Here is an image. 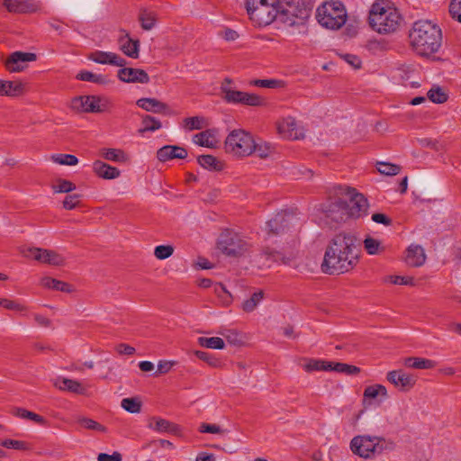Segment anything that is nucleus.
<instances>
[{
	"mask_svg": "<svg viewBox=\"0 0 461 461\" xmlns=\"http://www.w3.org/2000/svg\"><path fill=\"white\" fill-rule=\"evenodd\" d=\"M394 448L393 441L377 436L358 435L350 441L351 451L365 459L373 458Z\"/></svg>",
	"mask_w": 461,
	"mask_h": 461,
	"instance_id": "39448f33",
	"label": "nucleus"
},
{
	"mask_svg": "<svg viewBox=\"0 0 461 461\" xmlns=\"http://www.w3.org/2000/svg\"><path fill=\"white\" fill-rule=\"evenodd\" d=\"M53 385L59 390L80 395H84L86 393V388L82 383L69 378L58 377L54 380Z\"/></svg>",
	"mask_w": 461,
	"mask_h": 461,
	"instance_id": "412c9836",
	"label": "nucleus"
},
{
	"mask_svg": "<svg viewBox=\"0 0 461 461\" xmlns=\"http://www.w3.org/2000/svg\"><path fill=\"white\" fill-rule=\"evenodd\" d=\"M139 20L140 22L141 28L146 31H149L154 27L155 16L152 13L147 10H142L140 14Z\"/></svg>",
	"mask_w": 461,
	"mask_h": 461,
	"instance_id": "de8ad7c7",
	"label": "nucleus"
},
{
	"mask_svg": "<svg viewBox=\"0 0 461 461\" xmlns=\"http://www.w3.org/2000/svg\"><path fill=\"white\" fill-rule=\"evenodd\" d=\"M410 39L413 50L420 56H429L438 52L442 44L440 28L429 21L414 23Z\"/></svg>",
	"mask_w": 461,
	"mask_h": 461,
	"instance_id": "7ed1b4c3",
	"label": "nucleus"
},
{
	"mask_svg": "<svg viewBox=\"0 0 461 461\" xmlns=\"http://www.w3.org/2000/svg\"><path fill=\"white\" fill-rule=\"evenodd\" d=\"M390 281L394 285H413V278L409 276H389Z\"/></svg>",
	"mask_w": 461,
	"mask_h": 461,
	"instance_id": "69168bd1",
	"label": "nucleus"
},
{
	"mask_svg": "<svg viewBox=\"0 0 461 461\" xmlns=\"http://www.w3.org/2000/svg\"><path fill=\"white\" fill-rule=\"evenodd\" d=\"M100 152L101 156L109 161L123 163L128 160L126 153L120 149H102Z\"/></svg>",
	"mask_w": 461,
	"mask_h": 461,
	"instance_id": "7c9ffc66",
	"label": "nucleus"
},
{
	"mask_svg": "<svg viewBox=\"0 0 461 461\" xmlns=\"http://www.w3.org/2000/svg\"><path fill=\"white\" fill-rule=\"evenodd\" d=\"M142 128L140 130V132L145 131H155L161 128V122L155 117L150 115H145L142 117Z\"/></svg>",
	"mask_w": 461,
	"mask_h": 461,
	"instance_id": "a19ab883",
	"label": "nucleus"
},
{
	"mask_svg": "<svg viewBox=\"0 0 461 461\" xmlns=\"http://www.w3.org/2000/svg\"><path fill=\"white\" fill-rule=\"evenodd\" d=\"M194 355L196 356L197 358H199L200 360H203L204 362H206L209 366H213V367H218L221 366V362L219 359H217L216 357H214L212 354L210 353H207L205 351H201V350H196L194 352Z\"/></svg>",
	"mask_w": 461,
	"mask_h": 461,
	"instance_id": "864d4df0",
	"label": "nucleus"
},
{
	"mask_svg": "<svg viewBox=\"0 0 461 461\" xmlns=\"http://www.w3.org/2000/svg\"><path fill=\"white\" fill-rule=\"evenodd\" d=\"M358 262L357 239L352 233L337 234L326 249L321 270L339 275L351 270Z\"/></svg>",
	"mask_w": 461,
	"mask_h": 461,
	"instance_id": "f03ea898",
	"label": "nucleus"
},
{
	"mask_svg": "<svg viewBox=\"0 0 461 461\" xmlns=\"http://www.w3.org/2000/svg\"><path fill=\"white\" fill-rule=\"evenodd\" d=\"M428 98L435 104H443L447 100V94L440 86H433L428 92Z\"/></svg>",
	"mask_w": 461,
	"mask_h": 461,
	"instance_id": "79ce46f5",
	"label": "nucleus"
},
{
	"mask_svg": "<svg viewBox=\"0 0 461 461\" xmlns=\"http://www.w3.org/2000/svg\"><path fill=\"white\" fill-rule=\"evenodd\" d=\"M330 365H331L330 371L345 373L348 375H357L360 372V368L356 366H351V365H348V364H344V363H334V362H330Z\"/></svg>",
	"mask_w": 461,
	"mask_h": 461,
	"instance_id": "a18cd8bd",
	"label": "nucleus"
},
{
	"mask_svg": "<svg viewBox=\"0 0 461 461\" xmlns=\"http://www.w3.org/2000/svg\"><path fill=\"white\" fill-rule=\"evenodd\" d=\"M198 164L211 171H220L223 168V164L212 155H201L197 158Z\"/></svg>",
	"mask_w": 461,
	"mask_h": 461,
	"instance_id": "c756f323",
	"label": "nucleus"
},
{
	"mask_svg": "<svg viewBox=\"0 0 461 461\" xmlns=\"http://www.w3.org/2000/svg\"><path fill=\"white\" fill-rule=\"evenodd\" d=\"M13 413L19 418L31 420L40 425L46 424V420L42 416L23 408H16Z\"/></svg>",
	"mask_w": 461,
	"mask_h": 461,
	"instance_id": "4c0bfd02",
	"label": "nucleus"
},
{
	"mask_svg": "<svg viewBox=\"0 0 461 461\" xmlns=\"http://www.w3.org/2000/svg\"><path fill=\"white\" fill-rule=\"evenodd\" d=\"M246 0V10L250 21L258 27L270 24L276 19L289 25H300L310 17L313 7L312 0Z\"/></svg>",
	"mask_w": 461,
	"mask_h": 461,
	"instance_id": "f257e3e1",
	"label": "nucleus"
},
{
	"mask_svg": "<svg viewBox=\"0 0 461 461\" xmlns=\"http://www.w3.org/2000/svg\"><path fill=\"white\" fill-rule=\"evenodd\" d=\"M278 133L285 139L296 140L300 138L297 122L293 117H286L277 124Z\"/></svg>",
	"mask_w": 461,
	"mask_h": 461,
	"instance_id": "4be33fe9",
	"label": "nucleus"
},
{
	"mask_svg": "<svg viewBox=\"0 0 461 461\" xmlns=\"http://www.w3.org/2000/svg\"><path fill=\"white\" fill-rule=\"evenodd\" d=\"M372 221L378 224H383L384 226H390L393 223V220L384 213L375 212L372 214Z\"/></svg>",
	"mask_w": 461,
	"mask_h": 461,
	"instance_id": "0e129e2a",
	"label": "nucleus"
},
{
	"mask_svg": "<svg viewBox=\"0 0 461 461\" xmlns=\"http://www.w3.org/2000/svg\"><path fill=\"white\" fill-rule=\"evenodd\" d=\"M303 368L306 372L330 371L331 365H330V362H326V361H322V360H316V359H310L303 366Z\"/></svg>",
	"mask_w": 461,
	"mask_h": 461,
	"instance_id": "ea45409f",
	"label": "nucleus"
},
{
	"mask_svg": "<svg viewBox=\"0 0 461 461\" xmlns=\"http://www.w3.org/2000/svg\"><path fill=\"white\" fill-rule=\"evenodd\" d=\"M250 85L265 88H276L280 86L281 81L276 79H256L251 81Z\"/></svg>",
	"mask_w": 461,
	"mask_h": 461,
	"instance_id": "4d7b16f0",
	"label": "nucleus"
},
{
	"mask_svg": "<svg viewBox=\"0 0 461 461\" xmlns=\"http://www.w3.org/2000/svg\"><path fill=\"white\" fill-rule=\"evenodd\" d=\"M0 305L5 309L14 310L17 312H23L26 309L25 306L18 303H15L14 301L3 298H0Z\"/></svg>",
	"mask_w": 461,
	"mask_h": 461,
	"instance_id": "680f3d73",
	"label": "nucleus"
},
{
	"mask_svg": "<svg viewBox=\"0 0 461 461\" xmlns=\"http://www.w3.org/2000/svg\"><path fill=\"white\" fill-rule=\"evenodd\" d=\"M122 455L115 451L112 455L106 453H100L97 456L98 461H122Z\"/></svg>",
	"mask_w": 461,
	"mask_h": 461,
	"instance_id": "338daca9",
	"label": "nucleus"
},
{
	"mask_svg": "<svg viewBox=\"0 0 461 461\" xmlns=\"http://www.w3.org/2000/svg\"><path fill=\"white\" fill-rule=\"evenodd\" d=\"M264 299V292L259 290L251 294V296L242 303L241 308L246 312H253Z\"/></svg>",
	"mask_w": 461,
	"mask_h": 461,
	"instance_id": "72a5a7b5",
	"label": "nucleus"
},
{
	"mask_svg": "<svg viewBox=\"0 0 461 461\" xmlns=\"http://www.w3.org/2000/svg\"><path fill=\"white\" fill-rule=\"evenodd\" d=\"M174 248L170 245H159L155 248L154 255L158 259H166L172 256Z\"/></svg>",
	"mask_w": 461,
	"mask_h": 461,
	"instance_id": "5fc2aeb1",
	"label": "nucleus"
},
{
	"mask_svg": "<svg viewBox=\"0 0 461 461\" xmlns=\"http://www.w3.org/2000/svg\"><path fill=\"white\" fill-rule=\"evenodd\" d=\"M121 406L131 413H139L141 410V402L136 398H124Z\"/></svg>",
	"mask_w": 461,
	"mask_h": 461,
	"instance_id": "49530a36",
	"label": "nucleus"
},
{
	"mask_svg": "<svg viewBox=\"0 0 461 461\" xmlns=\"http://www.w3.org/2000/svg\"><path fill=\"white\" fill-rule=\"evenodd\" d=\"M80 202V195L77 194H68L63 201V208L66 210L75 209Z\"/></svg>",
	"mask_w": 461,
	"mask_h": 461,
	"instance_id": "bf43d9fd",
	"label": "nucleus"
},
{
	"mask_svg": "<svg viewBox=\"0 0 461 461\" xmlns=\"http://www.w3.org/2000/svg\"><path fill=\"white\" fill-rule=\"evenodd\" d=\"M198 344L201 347L213 349H222L225 347L223 339L219 337H200L198 338Z\"/></svg>",
	"mask_w": 461,
	"mask_h": 461,
	"instance_id": "e433bc0d",
	"label": "nucleus"
},
{
	"mask_svg": "<svg viewBox=\"0 0 461 461\" xmlns=\"http://www.w3.org/2000/svg\"><path fill=\"white\" fill-rule=\"evenodd\" d=\"M54 193H69L76 189V185L68 180L59 179L56 185H52Z\"/></svg>",
	"mask_w": 461,
	"mask_h": 461,
	"instance_id": "603ef678",
	"label": "nucleus"
},
{
	"mask_svg": "<svg viewBox=\"0 0 461 461\" xmlns=\"http://www.w3.org/2000/svg\"><path fill=\"white\" fill-rule=\"evenodd\" d=\"M253 153H256L261 158H267L270 153V147L267 143H256L253 148Z\"/></svg>",
	"mask_w": 461,
	"mask_h": 461,
	"instance_id": "e2e57ef3",
	"label": "nucleus"
},
{
	"mask_svg": "<svg viewBox=\"0 0 461 461\" xmlns=\"http://www.w3.org/2000/svg\"><path fill=\"white\" fill-rule=\"evenodd\" d=\"M402 17L398 10L385 0L374 3L369 11V24L379 33H391L400 26Z\"/></svg>",
	"mask_w": 461,
	"mask_h": 461,
	"instance_id": "20e7f679",
	"label": "nucleus"
},
{
	"mask_svg": "<svg viewBox=\"0 0 461 461\" xmlns=\"http://www.w3.org/2000/svg\"><path fill=\"white\" fill-rule=\"evenodd\" d=\"M231 84L232 80L229 77L224 78L221 84L220 88L223 94L222 98L225 102L249 106H262L265 104V101L260 95L236 90L231 86Z\"/></svg>",
	"mask_w": 461,
	"mask_h": 461,
	"instance_id": "6e6552de",
	"label": "nucleus"
},
{
	"mask_svg": "<svg viewBox=\"0 0 461 461\" xmlns=\"http://www.w3.org/2000/svg\"><path fill=\"white\" fill-rule=\"evenodd\" d=\"M78 422L87 429L96 430L103 433L106 432L107 430L104 425L89 418H80L78 419Z\"/></svg>",
	"mask_w": 461,
	"mask_h": 461,
	"instance_id": "3c124183",
	"label": "nucleus"
},
{
	"mask_svg": "<svg viewBox=\"0 0 461 461\" xmlns=\"http://www.w3.org/2000/svg\"><path fill=\"white\" fill-rule=\"evenodd\" d=\"M378 395L384 397L387 396V390L384 385L375 384L367 386L364 391V397L368 399H375Z\"/></svg>",
	"mask_w": 461,
	"mask_h": 461,
	"instance_id": "c03bdc74",
	"label": "nucleus"
},
{
	"mask_svg": "<svg viewBox=\"0 0 461 461\" xmlns=\"http://www.w3.org/2000/svg\"><path fill=\"white\" fill-rule=\"evenodd\" d=\"M0 446L6 448H14L19 450L27 449V444L24 441L14 440V439H1L0 438Z\"/></svg>",
	"mask_w": 461,
	"mask_h": 461,
	"instance_id": "6e6d98bb",
	"label": "nucleus"
},
{
	"mask_svg": "<svg viewBox=\"0 0 461 461\" xmlns=\"http://www.w3.org/2000/svg\"><path fill=\"white\" fill-rule=\"evenodd\" d=\"M121 50L130 58L137 59L139 57L140 41L131 39L128 33L119 38Z\"/></svg>",
	"mask_w": 461,
	"mask_h": 461,
	"instance_id": "393cba45",
	"label": "nucleus"
},
{
	"mask_svg": "<svg viewBox=\"0 0 461 461\" xmlns=\"http://www.w3.org/2000/svg\"><path fill=\"white\" fill-rule=\"evenodd\" d=\"M101 98L95 95H80L71 100L70 107L79 113H102L105 108L100 104Z\"/></svg>",
	"mask_w": 461,
	"mask_h": 461,
	"instance_id": "9b49d317",
	"label": "nucleus"
},
{
	"mask_svg": "<svg viewBox=\"0 0 461 461\" xmlns=\"http://www.w3.org/2000/svg\"><path fill=\"white\" fill-rule=\"evenodd\" d=\"M186 157V149L180 146L166 145L157 151V158L161 162H166L174 158L183 159Z\"/></svg>",
	"mask_w": 461,
	"mask_h": 461,
	"instance_id": "aec40b11",
	"label": "nucleus"
},
{
	"mask_svg": "<svg viewBox=\"0 0 461 461\" xmlns=\"http://www.w3.org/2000/svg\"><path fill=\"white\" fill-rule=\"evenodd\" d=\"M88 59L98 64H109L116 67H124L126 60L120 55L110 52L96 50L88 55Z\"/></svg>",
	"mask_w": 461,
	"mask_h": 461,
	"instance_id": "a211bd4d",
	"label": "nucleus"
},
{
	"mask_svg": "<svg viewBox=\"0 0 461 461\" xmlns=\"http://www.w3.org/2000/svg\"><path fill=\"white\" fill-rule=\"evenodd\" d=\"M149 428L158 432H167L177 436L181 434V428L177 424L161 418H152Z\"/></svg>",
	"mask_w": 461,
	"mask_h": 461,
	"instance_id": "a878e982",
	"label": "nucleus"
},
{
	"mask_svg": "<svg viewBox=\"0 0 461 461\" xmlns=\"http://www.w3.org/2000/svg\"><path fill=\"white\" fill-rule=\"evenodd\" d=\"M3 5L10 13L27 14L34 13L38 5L31 0H3Z\"/></svg>",
	"mask_w": 461,
	"mask_h": 461,
	"instance_id": "6ab92c4d",
	"label": "nucleus"
},
{
	"mask_svg": "<svg viewBox=\"0 0 461 461\" xmlns=\"http://www.w3.org/2000/svg\"><path fill=\"white\" fill-rule=\"evenodd\" d=\"M137 105L147 112L170 114V109L165 103L155 98H140L136 102Z\"/></svg>",
	"mask_w": 461,
	"mask_h": 461,
	"instance_id": "b1692460",
	"label": "nucleus"
},
{
	"mask_svg": "<svg viewBox=\"0 0 461 461\" xmlns=\"http://www.w3.org/2000/svg\"><path fill=\"white\" fill-rule=\"evenodd\" d=\"M325 217L334 222L346 221L348 219L347 212V203L343 198H338L325 205L323 209Z\"/></svg>",
	"mask_w": 461,
	"mask_h": 461,
	"instance_id": "4468645a",
	"label": "nucleus"
},
{
	"mask_svg": "<svg viewBox=\"0 0 461 461\" xmlns=\"http://www.w3.org/2000/svg\"><path fill=\"white\" fill-rule=\"evenodd\" d=\"M449 13L453 19L461 23V0H452L449 5Z\"/></svg>",
	"mask_w": 461,
	"mask_h": 461,
	"instance_id": "052dcab7",
	"label": "nucleus"
},
{
	"mask_svg": "<svg viewBox=\"0 0 461 461\" xmlns=\"http://www.w3.org/2000/svg\"><path fill=\"white\" fill-rule=\"evenodd\" d=\"M253 137L243 130H233L225 140L226 152L237 157L249 156L253 153Z\"/></svg>",
	"mask_w": 461,
	"mask_h": 461,
	"instance_id": "0eeeda50",
	"label": "nucleus"
},
{
	"mask_svg": "<svg viewBox=\"0 0 461 461\" xmlns=\"http://www.w3.org/2000/svg\"><path fill=\"white\" fill-rule=\"evenodd\" d=\"M118 70V78L125 83H140L148 84L149 82V77L140 68H122Z\"/></svg>",
	"mask_w": 461,
	"mask_h": 461,
	"instance_id": "f3484780",
	"label": "nucleus"
},
{
	"mask_svg": "<svg viewBox=\"0 0 461 461\" xmlns=\"http://www.w3.org/2000/svg\"><path fill=\"white\" fill-rule=\"evenodd\" d=\"M4 95L15 97L25 92V85L20 81L2 80Z\"/></svg>",
	"mask_w": 461,
	"mask_h": 461,
	"instance_id": "c85d7f7f",
	"label": "nucleus"
},
{
	"mask_svg": "<svg viewBox=\"0 0 461 461\" xmlns=\"http://www.w3.org/2000/svg\"><path fill=\"white\" fill-rule=\"evenodd\" d=\"M183 126L187 131L201 130L207 126V121L203 116L188 117L183 121Z\"/></svg>",
	"mask_w": 461,
	"mask_h": 461,
	"instance_id": "c9c22d12",
	"label": "nucleus"
},
{
	"mask_svg": "<svg viewBox=\"0 0 461 461\" xmlns=\"http://www.w3.org/2000/svg\"><path fill=\"white\" fill-rule=\"evenodd\" d=\"M403 363L406 366L416 369H431L435 366V362L430 359L413 357L405 358Z\"/></svg>",
	"mask_w": 461,
	"mask_h": 461,
	"instance_id": "473e14b6",
	"label": "nucleus"
},
{
	"mask_svg": "<svg viewBox=\"0 0 461 461\" xmlns=\"http://www.w3.org/2000/svg\"><path fill=\"white\" fill-rule=\"evenodd\" d=\"M41 284L42 286L49 289H54L65 293H70L72 291L71 285L69 284L49 276L41 278Z\"/></svg>",
	"mask_w": 461,
	"mask_h": 461,
	"instance_id": "2f4dec72",
	"label": "nucleus"
},
{
	"mask_svg": "<svg viewBox=\"0 0 461 461\" xmlns=\"http://www.w3.org/2000/svg\"><path fill=\"white\" fill-rule=\"evenodd\" d=\"M364 248L369 255H376L381 249V242L370 236L366 237L364 240Z\"/></svg>",
	"mask_w": 461,
	"mask_h": 461,
	"instance_id": "09e8293b",
	"label": "nucleus"
},
{
	"mask_svg": "<svg viewBox=\"0 0 461 461\" xmlns=\"http://www.w3.org/2000/svg\"><path fill=\"white\" fill-rule=\"evenodd\" d=\"M93 171L97 176L107 180L115 179L121 175V171L117 167L101 160H95L93 163Z\"/></svg>",
	"mask_w": 461,
	"mask_h": 461,
	"instance_id": "5701e85b",
	"label": "nucleus"
},
{
	"mask_svg": "<svg viewBox=\"0 0 461 461\" xmlns=\"http://www.w3.org/2000/svg\"><path fill=\"white\" fill-rule=\"evenodd\" d=\"M202 433H213V434H224L228 432L227 429H221L217 424L202 423L199 429Z\"/></svg>",
	"mask_w": 461,
	"mask_h": 461,
	"instance_id": "13d9d810",
	"label": "nucleus"
},
{
	"mask_svg": "<svg viewBox=\"0 0 461 461\" xmlns=\"http://www.w3.org/2000/svg\"><path fill=\"white\" fill-rule=\"evenodd\" d=\"M34 53L15 51L5 61L6 69L10 72H19L24 68V64L36 60Z\"/></svg>",
	"mask_w": 461,
	"mask_h": 461,
	"instance_id": "dca6fc26",
	"label": "nucleus"
},
{
	"mask_svg": "<svg viewBox=\"0 0 461 461\" xmlns=\"http://www.w3.org/2000/svg\"><path fill=\"white\" fill-rule=\"evenodd\" d=\"M415 68L412 66H402L399 68V76L403 81H410L409 85L411 87L417 88L420 85L418 81L411 80L415 75Z\"/></svg>",
	"mask_w": 461,
	"mask_h": 461,
	"instance_id": "58836bf2",
	"label": "nucleus"
},
{
	"mask_svg": "<svg viewBox=\"0 0 461 461\" xmlns=\"http://www.w3.org/2000/svg\"><path fill=\"white\" fill-rule=\"evenodd\" d=\"M378 171L386 176H396L401 171V167L396 164L380 162L377 167Z\"/></svg>",
	"mask_w": 461,
	"mask_h": 461,
	"instance_id": "8fccbe9b",
	"label": "nucleus"
},
{
	"mask_svg": "<svg viewBox=\"0 0 461 461\" xmlns=\"http://www.w3.org/2000/svg\"><path fill=\"white\" fill-rule=\"evenodd\" d=\"M215 133V130H205L195 134L194 136V141L199 146L214 149L217 147L219 142L216 140Z\"/></svg>",
	"mask_w": 461,
	"mask_h": 461,
	"instance_id": "cd10ccee",
	"label": "nucleus"
},
{
	"mask_svg": "<svg viewBox=\"0 0 461 461\" xmlns=\"http://www.w3.org/2000/svg\"><path fill=\"white\" fill-rule=\"evenodd\" d=\"M344 194L348 219H358L367 215L369 204L362 194L357 193L355 188L346 187Z\"/></svg>",
	"mask_w": 461,
	"mask_h": 461,
	"instance_id": "9d476101",
	"label": "nucleus"
},
{
	"mask_svg": "<svg viewBox=\"0 0 461 461\" xmlns=\"http://www.w3.org/2000/svg\"><path fill=\"white\" fill-rule=\"evenodd\" d=\"M295 217L288 212H278L266 222V231L268 235H277L290 229Z\"/></svg>",
	"mask_w": 461,
	"mask_h": 461,
	"instance_id": "f8f14e48",
	"label": "nucleus"
},
{
	"mask_svg": "<svg viewBox=\"0 0 461 461\" xmlns=\"http://www.w3.org/2000/svg\"><path fill=\"white\" fill-rule=\"evenodd\" d=\"M386 378L401 391H409L416 383V377L413 375L408 374L402 369L390 371L387 373Z\"/></svg>",
	"mask_w": 461,
	"mask_h": 461,
	"instance_id": "2eb2a0df",
	"label": "nucleus"
},
{
	"mask_svg": "<svg viewBox=\"0 0 461 461\" xmlns=\"http://www.w3.org/2000/svg\"><path fill=\"white\" fill-rule=\"evenodd\" d=\"M426 256L420 246H410L407 249L405 261L409 266L420 267L425 262Z\"/></svg>",
	"mask_w": 461,
	"mask_h": 461,
	"instance_id": "bb28decb",
	"label": "nucleus"
},
{
	"mask_svg": "<svg viewBox=\"0 0 461 461\" xmlns=\"http://www.w3.org/2000/svg\"><path fill=\"white\" fill-rule=\"evenodd\" d=\"M51 160L54 163L66 166H76L78 163L77 158L71 154H54L51 156Z\"/></svg>",
	"mask_w": 461,
	"mask_h": 461,
	"instance_id": "37998d69",
	"label": "nucleus"
},
{
	"mask_svg": "<svg viewBox=\"0 0 461 461\" xmlns=\"http://www.w3.org/2000/svg\"><path fill=\"white\" fill-rule=\"evenodd\" d=\"M76 78L78 80L92 82L98 85H105L109 82L105 76L95 74L90 71H80L76 76Z\"/></svg>",
	"mask_w": 461,
	"mask_h": 461,
	"instance_id": "f704fd0d",
	"label": "nucleus"
},
{
	"mask_svg": "<svg viewBox=\"0 0 461 461\" xmlns=\"http://www.w3.org/2000/svg\"><path fill=\"white\" fill-rule=\"evenodd\" d=\"M116 350L121 355H132L135 353V348L127 344H119Z\"/></svg>",
	"mask_w": 461,
	"mask_h": 461,
	"instance_id": "774afa93",
	"label": "nucleus"
},
{
	"mask_svg": "<svg viewBox=\"0 0 461 461\" xmlns=\"http://www.w3.org/2000/svg\"><path fill=\"white\" fill-rule=\"evenodd\" d=\"M317 20L321 26L337 30L345 24L347 14L341 3H326L317 9Z\"/></svg>",
	"mask_w": 461,
	"mask_h": 461,
	"instance_id": "423d86ee",
	"label": "nucleus"
},
{
	"mask_svg": "<svg viewBox=\"0 0 461 461\" xmlns=\"http://www.w3.org/2000/svg\"><path fill=\"white\" fill-rule=\"evenodd\" d=\"M26 257H32L33 259L52 266H62L64 258L61 255L52 250L40 248H30L25 253Z\"/></svg>",
	"mask_w": 461,
	"mask_h": 461,
	"instance_id": "ddd939ff",
	"label": "nucleus"
},
{
	"mask_svg": "<svg viewBox=\"0 0 461 461\" xmlns=\"http://www.w3.org/2000/svg\"><path fill=\"white\" fill-rule=\"evenodd\" d=\"M219 249L230 257L243 256L249 249V244L237 233L225 230L218 240Z\"/></svg>",
	"mask_w": 461,
	"mask_h": 461,
	"instance_id": "1a4fd4ad",
	"label": "nucleus"
}]
</instances>
